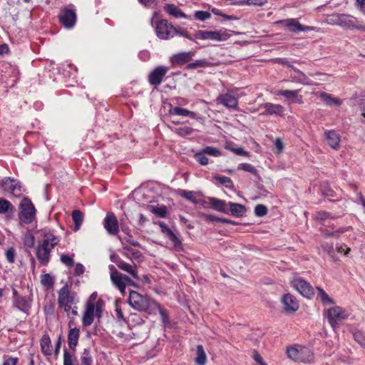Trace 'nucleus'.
Listing matches in <instances>:
<instances>
[{
    "label": "nucleus",
    "mask_w": 365,
    "mask_h": 365,
    "mask_svg": "<svg viewBox=\"0 0 365 365\" xmlns=\"http://www.w3.org/2000/svg\"><path fill=\"white\" fill-rule=\"evenodd\" d=\"M238 170H242L254 175H256L257 173V169L252 165L247 163H240L238 165Z\"/></svg>",
    "instance_id": "5fc2aeb1"
},
{
    "label": "nucleus",
    "mask_w": 365,
    "mask_h": 365,
    "mask_svg": "<svg viewBox=\"0 0 365 365\" xmlns=\"http://www.w3.org/2000/svg\"><path fill=\"white\" fill-rule=\"evenodd\" d=\"M202 150L205 155L210 156L219 157L222 155V153L219 149L212 146H207L202 148Z\"/></svg>",
    "instance_id": "09e8293b"
},
{
    "label": "nucleus",
    "mask_w": 365,
    "mask_h": 365,
    "mask_svg": "<svg viewBox=\"0 0 365 365\" xmlns=\"http://www.w3.org/2000/svg\"><path fill=\"white\" fill-rule=\"evenodd\" d=\"M212 66V63L208 61L207 59H200L195 61L193 63H188L186 68L190 70H193L197 68L210 67Z\"/></svg>",
    "instance_id": "a19ab883"
},
{
    "label": "nucleus",
    "mask_w": 365,
    "mask_h": 365,
    "mask_svg": "<svg viewBox=\"0 0 365 365\" xmlns=\"http://www.w3.org/2000/svg\"><path fill=\"white\" fill-rule=\"evenodd\" d=\"M336 250L338 253L344 254V256H348L349 252L351 251L350 247H347L345 244H336Z\"/></svg>",
    "instance_id": "052dcab7"
},
{
    "label": "nucleus",
    "mask_w": 365,
    "mask_h": 365,
    "mask_svg": "<svg viewBox=\"0 0 365 365\" xmlns=\"http://www.w3.org/2000/svg\"><path fill=\"white\" fill-rule=\"evenodd\" d=\"M281 302L286 313H294L299 309V302L296 297L291 294L288 293L283 295Z\"/></svg>",
    "instance_id": "dca6fc26"
},
{
    "label": "nucleus",
    "mask_w": 365,
    "mask_h": 365,
    "mask_svg": "<svg viewBox=\"0 0 365 365\" xmlns=\"http://www.w3.org/2000/svg\"><path fill=\"white\" fill-rule=\"evenodd\" d=\"M265 110L262 113L263 115H282L284 112V108L282 105L274 104L271 103H265L261 106Z\"/></svg>",
    "instance_id": "aec40b11"
},
{
    "label": "nucleus",
    "mask_w": 365,
    "mask_h": 365,
    "mask_svg": "<svg viewBox=\"0 0 365 365\" xmlns=\"http://www.w3.org/2000/svg\"><path fill=\"white\" fill-rule=\"evenodd\" d=\"M292 285L302 296L307 298H311L314 295L312 286L308 282L302 278H295L292 282Z\"/></svg>",
    "instance_id": "f8f14e48"
},
{
    "label": "nucleus",
    "mask_w": 365,
    "mask_h": 365,
    "mask_svg": "<svg viewBox=\"0 0 365 365\" xmlns=\"http://www.w3.org/2000/svg\"><path fill=\"white\" fill-rule=\"evenodd\" d=\"M214 179L221 185H225L227 188L232 190L234 188V184L231 178L227 176H215Z\"/></svg>",
    "instance_id": "37998d69"
},
{
    "label": "nucleus",
    "mask_w": 365,
    "mask_h": 365,
    "mask_svg": "<svg viewBox=\"0 0 365 365\" xmlns=\"http://www.w3.org/2000/svg\"><path fill=\"white\" fill-rule=\"evenodd\" d=\"M169 113L171 115L188 116L192 119L197 118V114L196 113L180 107H171Z\"/></svg>",
    "instance_id": "c85d7f7f"
},
{
    "label": "nucleus",
    "mask_w": 365,
    "mask_h": 365,
    "mask_svg": "<svg viewBox=\"0 0 365 365\" xmlns=\"http://www.w3.org/2000/svg\"><path fill=\"white\" fill-rule=\"evenodd\" d=\"M103 227L110 235H117L119 232V223L113 212L106 214L103 220Z\"/></svg>",
    "instance_id": "ddd939ff"
},
{
    "label": "nucleus",
    "mask_w": 365,
    "mask_h": 365,
    "mask_svg": "<svg viewBox=\"0 0 365 365\" xmlns=\"http://www.w3.org/2000/svg\"><path fill=\"white\" fill-rule=\"evenodd\" d=\"M110 280L113 284L120 292L123 295H124L125 293L126 284H133L131 279L128 276L123 275L118 272L110 273Z\"/></svg>",
    "instance_id": "2eb2a0df"
},
{
    "label": "nucleus",
    "mask_w": 365,
    "mask_h": 365,
    "mask_svg": "<svg viewBox=\"0 0 365 365\" xmlns=\"http://www.w3.org/2000/svg\"><path fill=\"white\" fill-rule=\"evenodd\" d=\"M358 22V20L356 18L348 15L341 14V18L339 22V26L349 29H353L355 28H357L356 24Z\"/></svg>",
    "instance_id": "a878e982"
},
{
    "label": "nucleus",
    "mask_w": 365,
    "mask_h": 365,
    "mask_svg": "<svg viewBox=\"0 0 365 365\" xmlns=\"http://www.w3.org/2000/svg\"><path fill=\"white\" fill-rule=\"evenodd\" d=\"M149 210L153 214L160 217H165L167 215L168 209L165 205L153 206L150 205L148 207Z\"/></svg>",
    "instance_id": "79ce46f5"
},
{
    "label": "nucleus",
    "mask_w": 365,
    "mask_h": 365,
    "mask_svg": "<svg viewBox=\"0 0 365 365\" xmlns=\"http://www.w3.org/2000/svg\"><path fill=\"white\" fill-rule=\"evenodd\" d=\"M209 202L212 209L223 213H228V210L225 200L215 197H209Z\"/></svg>",
    "instance_id": "c756f323"
},
{
    "label": "nucleus",
    "mask_w": 365,
    "mask_h": 365,
    "mask_svg": "<svg viewBox=\"0 0 365 365\" xmlns=\"http://www.w3.org/2000/svg\"><path fill=\"white\" fill-rule=\"evenodd\" d=\"M118 239L120 240L123 247L128 246V245H130L134 247H140V242L133 239L130 232H128L125 236H118Z\"/></svg>",
    "instance_id": "c9c22d12"
},
{
    "label": "nucleus",
    "mask_w": 365,
    "mask_h": 365,
    "mask_svg": "<svg viewBox=\"0 0 365 365\" xmlns=\"http://www.w3.org/2000/svg\"><path fill=\"white\" fill-rule=\"evenodd\" d=\"M77 304H68L66 305H58V307L63 308L68 318H75L78 315Z\"/></svg>",
    "instance_id": "f704fd0d"
},
{
    "label": "nucleus",
    "mask_w": 365,
    "mask_h": 365,
    "mask_svg": "<svg viewBox=\"0 0 365 365\" xmlns=\"http://www.w3.org/2000/svg\"><path fill=\"white\" fill-rule=\"evenodd\" d=\"M317 298L320 299L324 305L333 304L334 300L326 293V292L321 287H317Z\"/></svg>",
    "instance_id": "e433bc0d"
},
{
    "label": "nucleus",
    "mask_w": 365,
    "mask_h": 365,
    "mask_svg": "<svg viewBox=\"0 0 365 365\" xmlns=\"http://www.w3.org/2000/svg\"><path fill=\"white\" fill-rule=\"evenodd\" d=\"M288 358L298 362L311 363L314 361V354L309 348L294 345L287 349Z\"/></svg>",
    "instance_id": "f03ea898"
},
{
    "label": "nucleus",
    "mask_w": 365,
    "mask_h": 365,
    "mask_svg": "<svg viewBox=\"0 0 365 365\" xmlns=\"http://www.w3.org/2000/svg\"><path fill=\"white\" fill-rule=\"evenodd\" d=\"M35 216L36 209L31 200L26 197H24L19 205V220L21 222L28 225L34 221Z\"/></svg>",
    "instance_id": "39448f33"
},
{
    "label": "nucleus",
    "mask_w": 365,
    "mask_h": 365,
    "mask_svg": "<svg viewBox=\"0 0 365 365\" xmlns=\"http://www.w3.org/2000/svg\"><path fill=\"white\" fill-rule=\"evenodd\" d=\"M5 255H6V259H7V261L9 263H14V261H15V256H16V250H15L14 248H13V247L9 248L6 251Z\"/></svg>",
    "instance_id": "e2e57ef3"
},
{
    "label": "nucleus",
    "mask_w": 365,
    "mask_h": 365,
    "mask_svg": "<svg viewBox=\"0 0 365 365\" xmlns=\"http://www.w3.org/2000/svg\"><path fill=\"white\" fill-rule=\"evenodd\" d=\"M59 21L66 29H72L77 20L76 13L74 9L65 8L58 15Z\"/></svg>",
    "instance_id": "9d476101"
},
{
    "label": "nucleus",
    "mask_w": 365,
    "mask_h": 365,
    "mask_svg": "<svg viewBox=\"0 0 365 365\" xmlns=\"http://www.w3.org/2000/svg\"><path fill=\"white\" fill-rule=\"evenodd\" d=\"M103 301L98 299L96 303L87 302L83 315L82 317V325L85 327L91 325L95 317L99 318L101 316Z\"/></svg>",
    "instance_id": "7ed1b4c3"
},
{
    "label": "nucleus",
    "mask_w": 365,
    "mask_h": 365,
    "mask_svg": "<svg viewBox=\"0 0 365 365\" xmlns=\"http://www.w3.org/2000/svg\"><path fill=\"white\" fill-rule=\"evenodd\" d=\"M41 283L47 288H51L54 284V279L49 274H43L41 277Z\"/></svg>",
    "instance_id": "49530a36"
},
{
    "label": "nucleus",
    "mask_w": 365,
    "mask_h": 365,
    "mask_svg": "<svg viewBox=\"0 0 365 365\" xmlns=\"http://www.w3.org/2000/svg\"><path fill=\"white\" fill-rule=\"evenodd\" d=\"M73 355L67 350H65L63 352V365H73Z\"/></svg>",
    "instance_id": "0e129e2a"
},
{
    "label": "nucleus",
    "mask_w": 365,
    "mask_h": 365,
    "mask_svg": "<svg viewBox=\"0 0 365 365\" xmlns=\"http://www.w3.org/2000/svg\"><path fill=\"white\" fill-rule=\"evenodd\" d=\"M325 135L329 145L333 149L336 150L341 140L339 134L334 130H329L325 133Z\"/></svg>",
    "instance_id": "cd10ccee"
},
{
    "label": "nucleus",
    "mask_w": 365,
    "mask_h": 365,
    "mask_svg": "<svg viewBox=\"0 0 365 365\" xmlns=\"http://www.w3.org/2000/svg\"><path fill=\"white\" fill-rule=\"evenodd\" d=\"M159 226L161 227L162 232L166 235V237L173 243L175 247L181 246L182 242L178 237V236L168 227V226L164 222H160Z\"/></svg>",
    "instance_id": "5701e85b"
},
{
    "label": "nucleus",
    "mask_w": 365,
    "mask_h": 365,
    "mask_svg": "<svg viewBox=\"0 0 365 365\" xmlns=\"http://www.w3.org/2000/svg\"><path fill=\"white\" fill-rule=\"evenodd\" d=\"M114 262L120 269L129 273L134 279H138V272L135 266H133L132 264L124 262L121 259H117V260H114Z\"/></svg>",
    "instance_id": "b1692460"
},
{
    "label": "nucleus",
    "mask_w": 365,
    "mask_h": 365,
    "mask_svg": "<svg viewBox=\"0 0 365 365\" xmlns=\"http://www.w3.org/2000/svg\"><path fill=\"white\" fill-rule=\"evenodd\" d=\"M195 55V52L193 51L180 52L173 55L170 61L173 65L182 66L188 63Z\"/></svg>",
    "instance_id": "a211bd4d"
},
{
    "label": "nucleus",
    "mask_w": 365,
    "mask_h": 365,
    "mask_svg": "<svg viewBox=\"0 0 365 365\" xmlns=\"http://www.w3.org/2000/svg\"><path fill=\"white\" fill-rule=\"evenodd\" d=\"M155 30L157 36L160 39L167 40L173 38L174 26L165 19L157 21Z\"/></svg>",
    "instance_id": "1a4fd4ad"
},
{
    "label": "nucleus",
    "mask_w": 365,
    "mask_h": 365,
    "mask_svg": "<svg viewBox=\"0 0 365 365\" xmlns=\"http://www.w3.org/2000/svg\"><path fill=\"white\" fill-rule=\"evenodd\" d=\"M74 254H71V255L63 254L61 255L60 260L61 262L66 265L68 267H71L73 265L74 261H73Z\"/></svg>",
    "instance_id": "8fccbe9b"
},
{
    "label": "nucleus",
    "mask_w": 365,
    "mask_h": 365,
    "mask_svg": "<svg viewBox=\"0 0 365 365\" xmlns=\"http://www.w3.org/2000/svg\"><path fill=\"white\" fill-rule=\"evenodd\" d=\"M356 8L365 15V0H356Z\"/></svg>",
    "instance_id": "774afa93"
},
{
    "label": "nucleus",
    "mask_w": 365,
    "mask_h": 365,
    "mask_svg": "<svg viewBox=\"0 0 365 365\" xmlns=\"http://www.w3.org/2000/svg\"><path fill=\"white\" fill-rule=\"evenodd\" d=\"M81 365H93V356L90 348H85L81 356Z\"/></svg>",
    "instance_id": "ea45409f"
},
{
    "label": "nucleus",
    "mask_w": 365,
    "mask_h": 365,
    "mask_svg": "<svg viewBox=\"0 0 365 365\" xmlns=\"http://www.w3.org/2000/svg\"><path fill=\"white\" fill-rule=\"evenodd\" d=\"M178 193L180 196L185 198L186 200L193 202L194 204H197L198 201L196 199L195 192L193 191L185 190H180Z\"/></svg>",
    "instance_id": "c03bdc74"
},
{
    "label": "nucleus",
    "mask_w": 365,
    "mask_h": 365,
    "mask_svg": "<svg viewBox=\"0 0 365 365\" xmlns=\"http://www.w3.org/2000/svg\"><path fill=\"white\" fill-rule=\"evenodd\" d=\"M229 30L221 29L217 31H198L195 34V38L200 40H214L217 41H226L231 34Z\"/></svg>",
    "instance_id": "0eeeda50"
},
{
    "label": "nucleus",
    "mask_w": 365,
    "mask_h": 365,
    "mask_svg": "<svg viewBox=\"0 0 365 365\" xmlns=\"http://www.w3.org/2000/svg\"><path fill=\"white\" fill-rule=\"evenodd\" d=\"M348 314L340 307L336 306L327 312V317L331 326L334 328L342 320L348 317Z\"/></svg>",
    "instance_id": "9b49d317"
},
{
    "label": "nucleus",
    "mask_w": 365,
    "mask_h": 365,
    "mask_svg": "<svg viewBox=\"0 0 365 365\" xmlns=\"http://www.w3.org/2000/svg\"><path fill=\"white\" fill-rule=\"evenodd\" d=\"M164 9L169 15L175 18H187V16L182 12V11L175 4H166L164 6Z\"/></svg>",
    "instance_id": "2f4dec72"
},
{
    "label": "nucleus",
    "mask_w": 365,
    "mask_h": 365,
    "mask_svg": "<svg viewBox=\"0 0 365 365\" xmlns=\"http://www.w3.org/2000/svg\"><path fill=\"white\" fill-rule=\"evenodd\" d=\"M289 68H292L294 71V73L290 75L292 82L306 86L313 85L312 81L309 79L302 71L293 66V65H289Z\"/></svg>",
    "instance_id": "f3484780"
},
{
    "label": "nucleus",
    "mask_w": 365,
    "mask_h": 365,
    "mask_svg": "<svg viewBox=\"0 0 365 365\" xmlns=\"http://www.w3.org/2000/svg\"><path fill=\"white\" fill-rule=\"evenodd\" d=\"M217 101L228 108H237L238 106L237 98L229 93L220 95Z\"/></svg>",
    "instance_id": "412c9836"
},
{
    "label": "nucleus",
    "mask_w": 365,
    "mask_h": 365,
    "mask_svg": "<svg viewBox=\"0 0 365 365\" xmlns=\"http://www.w3.org/2000/svg\"><path fill=\"white\" fill-rule=\"evenodd\" d=\"M128 302L133 308L140 312H147L155 303L147 295L140 294L135 291L130 292Z\"/></svg>",
    "instance_id": "20e7f679"
},
{
    "label": "nucleus",
    "mask_w": 365,
    "mask_h": 365,
    "mask_svg": "<svg viewBox=\"0 0 365 365\" xmlns=\"http://www.w3.org/2000/svg\"><path fill=\"white\" fill-rule=\"evenodd\" d=\"M4 363L3 365H16L18 362L17 358H12V357H4Z\"/></svg>",
    "instance_id": "338daca9"
},
{
    "label": "nucleus",
    "mask_w": 365,
    "mask_h": 365,
    "mask_svg": "<svg viewBox=\"0 0 365 365\" xmlns=\"http://www.w3.org/2000/svg\"><path fill=\"white\" fill-rule=\"evenodd\" d=\"M195 159L202 165H206L208 164V158L202 150L197 152L194 155Z\"/></svg>",
    "instance_id": "3c124183"
},
{
    "label": "nucleus",
    "mask_w": 365,
    "mask_h": 365,
    "mask_svg": "<svg viewBox=\"0 0 365 365\" xmlns=\"http://www.w3.org/2000/svg\"><path fill=\"white\" fill-rule=\"evenodd\" d=\"M275 24H281L288 31L292 33H299L300 31H318L319 29L314 26H304L300 24L298 19H287L277 21Z\"/></svg>",
    "instance_id": "423d86ee"
},
{
    "label": "nucleus",
    "mask_w": 365,
    "mask_h": 365,
    "mask_svg": "<svg viewBox=\"0 0 365 365\" xmlns=\"http://www.w3.org/2000/svg\"><path fill=\"white\" fill-rule=\"evenodd\" d=\"M341 18V14H333L328 16L327 21L329 24L336 25L339 26V22Z\"/></svg>",
    "instance_id": "864d4df0"
},
{
    "label": "nucleus",
    "mask_w": 365,
    "mask_h": 365,
    "mask_svg": "<svg viewBox=\"0 0 365 365\" xmlns=\"http://www.w3.org/2000/svg\"><path fill=\"white\" fill-rule=\"evenodd\" d=\"M40 346L42 353L46 356H51L53 354V347L51 340L48 334H43L40 341Z\"/></svg>",
    "instance_id": "bb28decb"
},
{
    "label": "nucleus",
    "mask_w": 365,
    "mask_h": 365,
    "mask_svg": "<svg viewBox=\"0 0 365 365\" xmlns=\"http://www.w3.org/2000/svg\"><path fill=\"white\" fill-rule=\"evenodd\" d=\"M123 250L125 251L124 255L127 257H130V255H131L134 259H138L142 256L140 251L134 250L128 246H123Z\"/></svg>",
    "instance_id": "a18cd8bd"
},
{
    "label": "nucleus",
    "mask_w": 365,
    "mask_h": 365,
    "mask_svg": "<svg viewBox=\"0 0 365 365\" xmlns=\"http://www.w3.org/2000/svg\"><path fill=\"white\" fill-rule=\"evenodd\" d=\"M80 338V329H68V345L71 350L75 351L78 344V340Z\"/></svg>",
    "instance_id": "4be33fe9"
},
{
    "label": "nucleus",
    "mask_w": 365,
    "mask_h": 365,
    "mask_svg": "<svg viewBox=\"0 0 365 365\" xmlns=\"http://www.w3.org/2000/svg\"><path fill=\"white\" fill-rule=\"evenodd\" d=\"M255 213L257 217H263L267 213V208L264 205H257L255 207Z\"/></svg>",
    "instance_id": "bf43d9fd"
},
{
    "label": "nucleus",
    "mask_w": 365,
    "mask_h": 365,
    "mask_svg": "<svg viewBox=\"0 0 365 365\" xmlns=\"http://www.w3.org/2000/svg\"><path fill=\"white\" fill-rule=\"evenodd\" d=\"M78 299L76 292L72 291L67 284L58 292V305L77 304Z\"/></svg>",
    "instance_id": "6e6552de"
},
{
    "label": "nucleus",
    "mask_w": 365,
    "mask_h": 365,
    "mask_svg": "<svg viewBox=\"0 0 365 365\" xmlns=\"http://www.w3.org/2000/svg\"><path fill=\"white\" fill-rule=\"evenodd\" d=\"M228 205L230 207V211L231 212V215L235 217H242L245 215L247 212L245 206L242 204L229 202Z\"/></svg>",
    "instance_id": "7c9ffc66"
},
{
    "label": "nucleus",
    "mask_w": 365,
    "mask_h": 365,
    "mask_svg": "<svg viewBox=\"0 0 365 365\" xmlns=\"http://www.w3.org/2000/svg\"><path fill=\"white\" fill-rule=\"evenodd\" d=\"M267 3V0H241L235 3L237 5H249V6H263Z\"/></svg>",
    "instance_id": "de8ad7c7"
},
{
    "label": "nucleus",
    "mask_w": 365,
    "mask_h": 365,
    "mask_svg": "<svg viewBox=\"0 0 365 365\" xmlns=\"http://www.w3.org/2000/svg\"><path fill=\"white\" fill-rule=\"evenodd\" d=\"M195 18L199 21H204L211 17L208 11H197L195 13Z\"/></svg>",
    "instance_id": "13d9d810"
},
{
    "label": "nucleus",
    "mask_w": 365,
    "mask_h": 365,
    "mask_svg": "<svg viewBox=\"0 0 365 365\" xmlns=\"http://www.w3.org/2000/svg\"><path fill=\"white\" fill-rule=\"evenodd\" d=\"M319 98L327 106H339L341 104V101L340 99L334 98L331 95L325 92H322L319 94Z\"/></svg>",
    "instance_id": "473e14b6"
},
{
    "label": "nucleus",
    "mask_w": 365,
    "mask_h": 365,
    "mask_svg": "<svg viewBox=\"0 0 365 365\" xmlns=\"http://www.w3.org/2000/svg\"><path fill=\"white\" fill-rule=\"evenodd\" d=\"M175 131L180 136H187L192 134L193 129L188 126H183L175 128Z\"/></svg>",
    "instance_id": "6e6d98bb"
},
{
    "label": "nucleus",
    "mask_w": 365,
    "mask_h": 365,
    "mask_svg": "<svg viewBox=\"0 0 365 365\" xmlns=\"http://www.w3.org/2000/svg\"><path fill=\"white\" fill-rule=\"evenodd\" d=\"M174 31H173V37L175 36H182V37H185L190 41H193V38L190 36V35L188 34V32L182 29V28H180V27H175L174 26Z\"/></svg>",
    "instance_id": "603ef678"
},
{
    "label": "nucleus",
    "mask_w": 365,
    "mask_h": 365,
    "mask_svg": "<svg viewBox=\"0 0 365 365\" xmlns=\"http://www.w3.org/2000/svg\"><path fill=\"white\" fill-rule=\"evenodd\" d=\"M60 240L51 231L45 232L43 240L36 247V256L42 266H47L51 259V252Z\"/></svg>",
    "instance_id": "f257e3e1"
},
{
    "label": "nucleus",
    "mask_w": 365,
    "mask_h": 365,
    "mask_svg": "<svg viewBox=\"0 0 365 365\" xmlns=\"http://www.w3.org/2000/svg\"><path fill=\"white\" fill-rule=\"evenodd\" d=\"M153 307H156L159 310V313L162 318V322L163 324H167L169 321L168 314L166 311L160 307V306L158 303H154Z\"/></svg>",
    "instance_id": "680f3d73"
},
{
    "label": "nucleus",
    "mask_w": 365,
    "mask_h": 365,
    "mask_svg": "<svg viewBox=\"0 0 365 365\" xmlns=\"http://www.w3.org/2000/svg\"><path fill=\"white\" fill-rule=\"evenodd\" d=\"M71 216L75 225L74 230L77 231L83 223V214L81 210H75L72 212Z\"/></svg>",
    "instance_id": "4c0bfd02"
},
{
    "label": "nucleus",
    "mask_w": 365,
    "mask_h": 365,
    "mask_svg": "<svg viewBox=\"0 0 365 365\" xmlns=\"http://www.w3.org/2000/svg\"><path fill=\"white\" fill-rule=\"evenodd\" d=\"M168 71L169 68L167 66H159L155 67L148 76L149 83L154 86H159Z\"/></svg>",
    "instance_id": "4468645a"
},
{
    "label": "nucleus",
    "mask_w": 365,
    "mask_h": 365,
    "mask_svg": "<svg viewBox=\"0 0 365 365\" xmlns=\"http://www.w3.org/2000/svg\"><path fill=\"white\" fill-rule=\"evenodd\" d=\"M14 211V207L9 200L0 198V214H6L7 212L13 214Z\"/></svg>",
    "instance_id": "58836bf2"
},
{
    "label": "nucleus",
    "mask_w": 365,
    "mask_h": 365,
    "mask_svg": "<svg viewBox=\"0 0 365 365\" xmlns=\"http://www.w3.org/2000/svg\"><path fill=\"white\" fill-rule=\"evenodd\" d=\"M353 336L358 344L361 346L365 347V335L361 331H355Z\"/></svg>",
    "instance_id": "4d7b16f0"
},
{
    "label": "nucleus",
    "mask_w": 365,
    "mask_h": 365,
    "mask_svg": "<svg viewBox=\"0 0 365 365\" xmlns=\"http://www.w3.org/2000/svg\"><path fill=\"white\" fill-rule=\"evenodd\" d=\"M274 145H275V148H276V151H275L276 153L280 154L283 152L284 146L283 142L282 141V140L280 138H277L275 140Z\"/></svg>",
    "instance_id": "69168bd1"
},
{
    "label": "nucleus",
    "mask_w": 365,
    "mask_h": 365,
    "mask_svg": "<svg viewBox=\"0 0 365 365\" xmlns=\"http://www.w3.org/2000/svg\"><path fill=\"white\" fill-rule=\"evenodd\" d=\"M196 354L197 356L195 359V364L197 365H205L207 362V356L202 345L197 346Z\"/></svg>",
    "instance_id": "72a5a7b5"
},
{
    "label": "nucleus",
    "mask_w": 365,
    "mask_h": 365,
    "mask_svg": "<svg viewBox=\"0 0 365 365\" xmlns=\"http://www.w3.org/2000/svg\"><path fill=\"white\" fill-rule=\"evenodd\" d=\"M13 305L19 310L27 313L31 307V300L26 297H20L13 299Z\"/></svg>",
    "instance_id": "393cba45"
},
{
    "label": "nucleus",
    "mask_w": 365,
    "mask_h": 365,
    "mask_svg": "<svg viewBox=\"0 0 365 365\" xmlns=\"http://www.w3.org/2000/svg\"><path fill=\"white\" fill-rule=\"evenodd\" d=\"M299 90H281L276 93L279 96H282L287 100H291L293 103L302 104L303 103L302 96H299Z\"/></svg>",
    "instance_id": "6ab92c4d"
}]
</instances>
